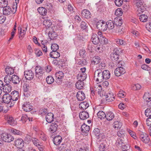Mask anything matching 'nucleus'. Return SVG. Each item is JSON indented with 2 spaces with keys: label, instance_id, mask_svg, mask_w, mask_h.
<instances>
[{
  "label": "nucleus",
  "instance_id": "obj_1",
  "mask_svg": "<svg viewBox=\"0 0 151 151\" xmlns=\"http://www.w3.org/2000/svg\"><path fill=\"white\" fill-rule=\"evenodd\" d=\"M44 70L40 66H37L35 68V77L36 79L41 80L43 78V74Z\"/></svg>",
  "mask_w": 151,
  "mask_h": 151
},
{
  "label": "nucleus",
  "instance_id": "obj_2",
  "mask_svg": "<svg viewBox=\"0 0 151 151\" xmlns=\"http://www.w3.org/2000/svg\"><path fill=\"white\" fill-rule=\"evenodd\" d=\"M102 71L100 69H97L95 72L94 78L96 81L99 83L102 82L104 80Z\"/></svg>",
  "mask_w": 151,
  "mask_h": 151
},
{
  "label": "nucleus",
  "instance_id": "obj_3",
  "mask_svg": "<svg viewBox=\"0 0 151 151\" xmlns=\"http://www.w3.org/2000/svg\"><path fill=\"white\" fill-rule=\"evenodd\" d=\"M9 134L6 132L3 133L0 130V146L3 145V142L4 141L6 142H9Z\"/></svg>",
  "mask_w": 151,
  "mask_h": 151
},
{
  "label": "nucleus",
  "instance_id": "obj_4",
  "mask_svg": "<svg viewBox=\"0 0 151 151\" xmlns=\"http://www.w3.org/2000/svg\"><path fill=\"white\" fill-rule=\"evenodd\" d=\"M120 49L116 48L113 50V52L111 53L110 55V58L113 61H117L119 59Z\"/></svg>",
  "mask_w": 151,
  "mask_h": 151
},
{
  "label": "nucleus",
  "instance_id": "obj_5",
  "mask_svg": "<svg viewBox=\"0 0 151 151\" xmlns=\"http://www.w3.org/2000/svg\"><path fill=\"white\" fill-rule=\"evenodd\" d=\"M4 81L6 84L3 86V89L5 94H9V79L8 75L5 76L4 78Z\"/></svg>",
  "mask_w": 151,
  "mask_h": 151
},
{
  "label": "nucleus",
  "instance_id": "obj_6",
  "mask_svg": "<svg viewBox=\"0 0 151 151\" xmlns=\"http://www.w3.org/2000/svg\"><path fill=\"white\" fill-rule=\"evenodd\" d=\"M104 97H105V99L104 98L101 100V104H105L106 101L108 102H111L114 100V96L113 94L109 93L107 95H104Z\"/></svg>",
  "mask_w": 151,
  "mask_h": 151
},
{
  "label": "nucleus",
  "instance_id": "obj_7",
  "mask_svg": "<svg viewBox=\"0 0 151 151\" xmlns=\"http://www.w3.org/2000/svg\"><path fill=\"white\" fill-rule=\"evenodd\" d=\"M55 75L56 78V83L58 85L62 84L63 79L64 77V74L63 72L62 71H59L56 73Z\"/></svg>",
  "mask_w": 151,
  "mask_h": 151
},
{
  "label": "nucleus",
  "instance_id": "obj_8",
  "mask_svg": "<svg viewBox=\"0 0 151 151\" xmlns=\"http://www.w3.org/2000/svg\"><path fill=\"white\" fill-rule=\"evenodd\" d=\"M139 138L143 143L145 144L148 143L150 140V138L148 135L142 132L140 133Z\"/></svg>",
  "mask_w": 151,
  "mask_h": 151
},
{
  "label": "nucleus",
  "instance_id": "obj_9",
  "mask_svg": "<svg viewBox=\"0 0 151 151\" xmlns=\"http://www.w3.org/2000/svg\"><path fill=\"white\" fill-rule=\"evenodd\" d=\"M97 28L99 30L104 31L107 29L106 23L104 22H101V21L98 22L96 24Z\"/></svg>",
  "mask_w": 151,
  "mask_h": 151
},
{
  "label": "nucleus",
  "instance_id": "obj_10",
  "mask_svg": "<svg viewBox=\"0 0 151 151\" xmlns=\"http://www.w3.org/2000/svg\"><path fill=\"white\" fill-rule=\"evenodd\" d=\"M24 73L25 78L27 80H31L34 78V74L31 70H26Z\"/></svg>",
  "mask_w": 151,
  "mask_h": 151
},
{
  "label": "nucleus",
  "instance_id": "obj_11",
  "mask_svg": "<svg viewBox=\"0 0 151 151\" xmlns=\"http://www.w3.org/2000/svg\"><path fill=\"white\" fill-rule=\"evenodd\" d=\"M22 109L26 112H29L33 109V108L29 102H25L22 105Z\"/></svg>",
  "mask_w": 151,
  "mask_h": 151
},
{
  "label": "nucleus",
  "instance_id": "obj_12",
  "mask_svg": "<svg viewBox=\"0 0 151 151\" xmlns=\"http://www.w3.org/2000/svg\"><path fill=\"white\" fill-rule=\"evenodd\" d=\"M59 123L58 122H55L54 123H52L49 129L50 132L51 133H53L55 132L58 129V124Z\"/></svg>",
  "mask_w": 151,
  "mask_h": 151
},
{
  "label": "nucleus",
  "instance_id": "obj_13",
  "mask_svg": "<svg viewBox=\"0 0 151 151\" xmlns=\"http://www.w3.org/2000/svg\"><path fill=\"white\" fill-rule=\"evenodd\" d=\"M125 70L123 67L117 68L115 70L114 73L117 76H119L125 73Z\"/></svg>",
  "mask_w": 151,
  "mask_h": 151
},
{
  "label": "nucleus",
  "instance_id": "obj_14",
  "mask_svg": "<svg viewBox=\"0 0 151 151\" xmlns=\"http://www.w3.org/2000/svg\"><path fill=\"white\" fill-rule=\"evenodd\" d=\"M91 40L93 43L96 45L98 44L100 42V39L98 35L96 34H93L92 35Z\"/></svg>",
  "mask_w": 151,
  "mask_h": 151
},
{
  "label": "nucleus",
  "instance_id": "obj_15",
  "mask_svg": "<svg viewBox=\"0 0 151 151\" xmlns=\"http://www.w3.org/2000/svg\"><path fill=\"white\" fill-rule=\"evenodd\" d=\"M21 81V79L15 75H13L11 77V78H10V81H12L14 84H19Z\"/></svg>",
  "mask_w": 151,
  "mask_h": 151
},
{
  "label": "nucleus",
  "instance_id": "obj_16",
  "mask_svg": "<svg viewBox=\"0 0 151 151\" xmlns=\"http://www.w3.org/2000/svg\"><path fill=\"white\" fill-rule=\"evenodd\" d=\"M76 98L78 101H82L85 98V95L82 91H78L76 94Z\"/></svg>",
  "mask_w": 151,
  "mask_h": 151
},
{
  "label": "nucleus",
  "instance_id": "obj_17",
  "mask_svg": "<svg viewBox=\"0 0 151 151\" xmlns=\"http://www.w3.org/2000/svg\"><path fill=\"white\" fill-rule=\"evenodd\" d=\"M15 145L16 146L19 148H22L24 146V142L22 139H18L15 142Z\"/></svg>",
  "mask_w": 151,
  "mask_h": 151
},
{
  "label": "nucleus",
  "instance_id": "obj_18",
  "mask_svg": "<svg viewBox=\"0 0 151 151\" xmlns=\"http://www.w3.org/2000/svg\"><path fill=\"white\" fill-rule=\"evenodd\" d=\"M91 14L90 12L86 9L83 10L81 13L82 16L87 19H89L91 17Z\"/></svg>",
  "mask_w": 151,
  "mask_h": 151
},
{
  "label": "nucleus",
  "instance_id": "obj_19",
  "mask_svg": "<svg viewBox=\"0 0 151 151\" xmlns=\"http://www.w3.org/2000/svg\"><path fill=\"white\" fill-rule=\"evenodd\" d=\"M79 116L81 119L83 120L88 118L89 117V115L88 112L83 111L80 113Z\"/></svg>",
  "mask_w": 151,
  "mask_h": 151
},
{
  "label": "nucleus",
  "instance_id": "obj_20",
  "mask_svg": "<svg viewBox=\"0 0 151 151\" xmlns=\"http://www.w3.org/2000/svg\"><path fill=\"white\" fill-rule=\"evenodd\" d=\"M54 115L52 113H48L46 116V121L49 123H51L53 120Z\"/></svg>",
  "mask_w": 151,
  "mask_h": 151
},
{
  "label": "nucleus",
  "instance_id": "obj_21",
  "mask_svg": "<svg viewBox=\"0 0 151 151\" xmlns=\"http://www.w3.org/2000/svg\"><path fill=\"white\" fill-rule=\"evenodd\" d=\"M19 96V92L18 91L14 90L13 91L10 95V98L11 99H14V100H17Z\"/></svg>",
  "mask_w": 151,
  "mask_h": 151
},
{
  "label": "nucleus",
  "instance_id": "obj_22",
  "mask_svg": "<svg viewBox=\"0 0 151 151\" xmlns=\"http://www.w3.org/2000/svg\"><path fill=\"white\" fill-rule=\"evenodd\" d=\"M62 140V138L60 135L55 136L53 139V141L54 144L56 145H59Z\"/></svg>",
  "mask_w": 151,
  "mask_h": 151
},
{
  "label": "nucleus",
  "instance_id": "obj_23",
  "mask_svg": "<svg viewBox=\"0 0 151 151\" xmlns=\"http://www.w3.org/2000/svg\"><path fill=\"white\" fill-rule=\"evenodd\" d=\"M87 78V75L86 73H79L77 75V78L78 81H83Z\"/></svg>",
  "mask_w": 151,
  "mask_h": 151
},
{
  "label": "nucleus",
  "instance_id": "obj_24",
  "mask_svg": "<svg viewBox=\"0 0 151 151\" xmlns=\"http://www.w3.org/2000/svg\"><path fill=\"white\" fill-rule=\"evenodd\" d=\"M90 129V127L85 124H83L81 127V130L83 133H87L88 132Z\"/></svg>",
  "mask_w": 151,
  "mask_h": 151
},
{
  "label": "nucleus",
  "instance_id": "obj_25",
  "mask_svg": "<svg viewBox=\"0 0 151 151\" xmlns=\"http://www.w3.org/2000/svg\"><path fill=\"white\" fill-rule=\"evenodd\" d=\"M114 117V113L111 111H109L106 113V119L108 121L112 120Z\"/></svg>",
  "mask_w": 151,
  "mask_h": 151
},
{
  "label": "nucleus",
  "instance_id": "obj_26",
  "mask_svg": "<svg viewBox=\"0 0 151 151\" xmlns=\"http://www.w3.org/2000/svg\"><path fill=\"white\" fill-rule=\"evenodd\" d=\"M49 56L50 57L53 58H57L60 56L59 52L57 51H54L51 52Z\"/></svg>",
  "mask_w": 151,
  "mask_h": 151
},
{
  "label": "nucleus",
  "instance_id": "obj_27",
  "mask_svg": "<svg viewBox=\"0 0 151 151\" xmlns=\"http://www.w3.org/2000/svg\"><path fill=\"white\" fill-rule=\"evenodd\" d=\"M89 106V104L87 101L81 102L79 105V108L83 110L86 109Z\"/></svg>",
  "mask_w": 151,
  "mask_h": 151
},
{
  "label": "nucleus",
  "instance_id": "obj_28",
  "mask_svg": "<svg viewBox=\"0 0 151 151\" xmlns=\"http://www.w3.org/2000/svg\"><path fill=\"white\" fill-rule=\"evenodd\" d=\"M101 59L100 57L98 56H95L91 59V63L94 65H97L101 62Z\"/></svg>",
  "mask_w": 151,
  "mask_h": 151
},
{
  "label": "nucleus",
  "instance_id": "obj_29",
  "mask_svg": "<svg viewBox=\"0 0 151 151\" xmlns=\"http://www.w3.org/2000/svg\"><path fill=\"white\" fill-rule=\"evenodd\" d=\"M107 29H112L114 27V24L113 21L109 20L106 23Z\"/></svg>",
  "mask_w": 151,
  "mask_h": 151
},
{
  "label": "nucleus",
  "instance_id": "obj_30",
  "mask_svg": "<svg viewBox=\"0 0 151 151\" xmlns=\"http://www.w3.org/2000/svg\"><path fill=\"white\" fill-rule=\"evenodd\" d=\"M37 11L41 15L45 16L47 14V10L46 9L43 7H39L37 9Z\"/></svg>",
  "mask_w": 151,
  "mask_h": 151
},
{
  "label": "nucleus",
  "instance_id": "obj_31",
  "mask_svg": "<svg viewBox=\"0 0 151 151\" xmlns=\"http://www.w3.org/2000/svg\"><path fill=\"white\" fill-rule=\"evenodd\" d=\"M104 80L109 79L110 77V74L108 70H105L103 71H102Z\"/></svg>",
  "mask_w": 151,
  "mask_h": 151
},
{
  "label": "nucleus",
  "instance_id": "obj_32",
  "mask_svg": "<svg viewBox=\"0 0 151 151\" xmlns=\"http://www.w3.org/2000/svg\"><path fill=\"white\" fill-rule=\"evenodd\" d=\"M9 104V94H5L2 97V101Z\"/></svg>",
  "mask_w": 151,
  "mask_h": 151
},
{
  "label": "nucleus",
  "instance_id": "obj_33",
  "mask_svg": "<svg viewBox=\"0 0 151 151\" xmlns=\"http://www.w3.org/2000/svg\"><path fill=\"white\" fill-rule=\"evenodd\" d=\"M84 86L83 81H78L76 84V87L78 89H83Z\"/></svg>",
  "mask_w": 151,
  "mask_h": 151
},
{
  "label": "nucleus",
  "instance_id": "obj_34",
  "mask_svg": "<svg viewBox=\"0 0 151 151\" xmlns=\"http://www.w3.org/2000/svg\"><path fill=\"white\" fill-rule=\"evenodd\" d=\"M88 23L86 21H82L81 23L80 27L83 30H87L88 29Z\"/></svg>",
  "mask_w": 151,
  "mask_h": 151
},
{
  "label": "nucleus",
  "instance_id": "obj_35",
  "mask_svg": "<svg viewBox=\"0 0 151 151\" xmlns=\"http://www.w3.org/2000/svg\"><path fill=\"white\" fill-rule=\"evenodd\" d=\"M17 4L16 2L13 3V5H12V8L10 7V14H14L16 12L17 9Z\"/></svg>",
  "mask_w": 151,
  "mask_h": 151
},
{
  "label": "nucleus",
  "instance_id": "obj_36",
  "mask_svg": "<svg viewBox=\"0 0 151 151\" xmlns=\"http://www.w3.org/2000/svg\"><path fill=\"white\" fill-rule=\"evenodd\" d=\"M48 35L49 38L51 40L56 39L58 36L57 34L54 31L51 32H49Z\"/></svg>",
  "mask_w": 151,
  "mask_h": 151
},
{
  "label": "nucleus",
  "instance_id": "obj_37",
  "mask_svg": "<svg viewBox=\"0 0 151 151\" xmlns=\"http://www.w3.org/2000/svg\"><path fill=\"white\" fill-rule=\"evenodd\" d=\"M115 42L116 43L119 45L124 46L127 44L126 42L121 39H115Z\"/></svg>",
  "mask_w": 151,
  "mask_h": 151
},
{
  "label": "nucleus",
  "instance_id": "obj_38",
  "mask_svg": "<svg viewBox=\"0 0 151 151\" xmlns=\"http://www.w3.org/2000/svg\"><path fill=\"white\" fill-rule=\"evenodd\" d=\"M93 134L96 137L97 139H99V137L101 134L100 129L98 128H95L93 132Z\"/></svg>",
  "mask_w": 151,
  "mask_h": 151
},
{
  "label": "nucleus",
  "instance_id": "obj_39",
  "mask_svg": "<svg viewBox=\"0 0 151 151\" xmlns=\"http://www.w3.org/2000/svg\"><path fill=\"white\" fill-rule=\"evenodd\" d=\"M143 98L147 102H149L151 101V95L149 93H145Z\"/></svg>",
  "mask_w": 151,
  "mask_h": 151
},
{
  "label": "nucleus",
  "instance_id": "obj_40",
  "mask_svg": "<svg viewBox=\"0 0 151 151\" xmlns=\"http://www.w3.org/2000/svg\"><path fill=\"white\" fill-rule=\"evenodd\" d=\"M113 124L114 128H117L118 129H120L122 126V123L117 121H115Z\"/></svg>",
  "mask_w": 151,
  "mask_h": 151
},
{
  "label": "nucleus",
  "instance_id": "obj_41",
  "mask_svg": "<svg viewBox=\"0 0 151 151\" xmlns=\"http://www.w3.org/2000/svg\"><path fill=\"white\" fill-rule=\"evenodd\" d=\"M97 115L99 118L101 119H104L106 117V114L103 111H100L98 112Z\"/></svg>",
  "mask_w": 151,
  "mask_h": 151
},
{
  "label": "nucleus",
  "instance_id": "obj_42",
  "mask_svg": "<svg viewBox=\"0 0 151 151\" xmlns=\"http://www.w3.org/2000/svg\"><path fill=\"white\" fill-rule=\"evenodd\" d=\"M46 81L47 83L51 84L54 82V79L52 76H48L46 78Z\"/></svg>",
  "mask_w": 151,
  "mask_h": 151
},
{
  "label": "nucleus",
  "instance_id": "obj_43",
  "mask_svg": "<svg viewBox=\"0 0 151 151\" xmlns=\"http://www.w3.org/2000/svg\"><path fill=\"white\" fill-rule=\"evenodd\" d=\"M9 6L6 5L4 7L3 9V14L4 15H8L9 14Z\"/></svg>",
  "mask_w": 151,
  "mask_h": 151
},
{
  "label": "nucleus",
  "instance_id": "obj_44",
  "mask_svg": "<svg viewBox=\"0 0 151 151\" xmlns=\"http://www.w3.org/2000/svg\"><path fill=\"white\" fill-rule=\"evenodd\" d=\"M43 25L47 27V28H49L52 25V23L50 20H45L43 22Z\"/></svg>",
  "mask_w": 151,
  "mask_h": 151
},
{
  "label": "nucleus",
  "instance_id": "obj_45",
  "mask_svg": "<svg viewBox=\"0 0 151 151\" xmlns=\"http://www.w3.org/2000/svg\"><path fill=\"white\" fill-rule=\"evenodd\" d=\"M148 17L145 14L141 15L139 18L140 21L142 22H146L147 19Z\"/></svg>",
  "mask_w": 151,
  "mask_h": 151
},
{
  "label": "nucleus",
  "instance_id": "obj_46",
  "mask_svg": "<svg viewBox=\"0 0 151 151\" xmlns=\"http://www.w3.org/2000/svg\"><path fill=\"white\" fill-rule=\"evenodd\" d=\"M17 122L16 119H14L12 117L10 116V125L14 126L16 125Z\"/></svg>",
  "mask_w": 151,
  "mask_h": 151
},
{
  "label": "nucleus",
  "instance_id": "obj_47",
  "mask_svg": "<svg viewBox=\"0 0 151 151\" xmlns=\"http://www.w3.org/2000/svg\"><path fill=\"white\" fill-rule=\"evenodd\" d=\"M134 3L138 8L143 4V2H142V0H139L136 1H135V0H134Z\"/></svg>",
  "mask_w": 151,
  "mask_h": 151
},
{
  "label": "nucleus",
  "instance_id": "obj_48",
  "mask_svg": "<svg viewBox=\"0 0 151 151\" xmlns=\"http://www.w3.org/2000/svg\"><path fill=\"white\" fill-rule=\"evenodd\" d=\"M125 131L123 129L118 131L117 133L118 136L120 137H123L125 136Z\"/></svg>",
  "mask_w": 151,
  "mask_h": 151
},
{
  "label": "nucleus",
  "instance_id": "obj_49",
  "mask_svg": "<svg viewBox=\"0 0 151 151\" xmlns=\"http://www.w3.org/2000/svg\"><path fill=\"white\" fill-rule=\"evenodd\" d=\"M31 87L28 84H24L23 86V91L24 92L29 91L30 89H31Z\"/></svg>",
  "mask_w": 151,
  "mask_h": 151
},
{
  "label": "nucleus",
  "instance_id": "obj_50",
  "mask_svg": "<svg viewBox=\"0 0 151 151\" xmlns=\"http://www.w3.org/2000/svg\"><path fill=\"white\" fill-rule=\"evenodd\" d=\"M51 49L52 51H57L59 49V46L56 43L52 44Z\"/></svg>",
  "mask_w": 151,
  "mask_h": 151
},
{
  "label": "nucleus",
  "instance_id": "obj_51",
  "mask_svg": "<svg viewBox=\"0 0 151 151\" xmlns=\"http://www.w3.org/2000/svg\"><path fill=\"white\" fill-rule=\"evenodd\" d=\"M145 114L147 117H151V108H147L145 111Z\"/></svg>",
  "mask_w": 151,
  "mask_h": 151
},
{
  "label": "nucleus",
  "instance_id": "obj_52",
  "mask_svg": "<svg viewBox=\"0 0 151 151\" xmlns=\"http://www.w3.org/2000/svg\"><path fill=\"white\" fill-rule=\"evenodd\" d=\"M100 40L101 44H106L108 42V40L104 37H102L101 38H100Z\"/></svg>",
  "mask_w": 151,
  "mask_h": 151
},
{
  "label": "nucleus",
  "instance_id": "obj_53",
  "mask_svg": "<svg viewBox=\"0 0 151 151\" xmlns=\"http://www.w3.org/2000/svg\"><path fill=\"white\" fill-rule=\"evenodd\" d=\"M123 13L122 10L121 8L117 9L115 11V14L118 16H121Z\"/></svg>",
  "mask_w": 151,
  "mask_h": 151
},
{
  "label": "nucleus",
  "instance_id": "obj_54",
  "mask_svg": "<svg viewBox=\"0 0 151 151\" xmlns=\"http://www.w3.org/2000/svg\"><path fill=\"white\" fill-rule=\"evenodd\" d=\"M115 24L116 26L119 27L121 26V25L122 24V19H119L118 20L116 21L115 22Z\"/></svg>",
  "mask_w": 151,
  "mask_h": 151
},
{
  "label": "nucleus",
  "instance_id": "obj_55",
  "mask_svg": "<svg viewBox=\"0 0 151 151\" xmlns=\"http://www.w3.org/2000/svg\"><path fill=\"white\" fill-rule=\"evenodd\" d=\"M32 141L33 143L36 146H40V144H39V140L35 138H31Z\"/></svg>",
  "mask_w": 151,
  "mask_h": 151
},
{
  "label": "nucleus",
  "instance_id": "obj_56",
  "mask_svg": "<svg viewBox=\"0 0 151 151\" xmlns=\"http://www.w3.org/2000/svg\"><path fill=\"white\" fill-rule=\"evenodd\" d=\"M137 9V11L139 13H140L141 12H144L146 9V8L143 4L141 6L138 7Z\"/></svg>",
  "mask_w": 151,
  "mask_h": 151
},
{
  "label": "nucleus",
  "instance_id": "obj_57",
  "mask_svg": "<svg viewBox=\"0 0 151 151\" xmlns=\"http://www.w3.org/2000/svg\"><path fill=\"white\" fill-rule=\"evenodd\" d=\"M141 87L140 85L139 84H137L134 85L132 86V89L134 90H139Z\"/></svg>",
  "mask_w": 151,
  "mask_h": 151
},
{
  "label": "nucleus",
  "instance_id": "obj_58",
  "mask_svg": "<svg viewBox=\"0 0 151 151\" xmlns=\"http://www.w3.org/2000/svg\"><path fill=\"white\" fill-rule=\"evenodd\" d=\"M123 3V0H115V4L118 6H121L122 5Z\"/></svg>",
  "mask_w": 151,
  "mask_h": 151
},
{
  "label": "nucleus",
  "instance_id": "obj_59",
  "mask_svg": "<svg viewBox=\"0 0 151 151\" xmlns=\"http://www.w3.org/2000/svg\"><path fill=\"white\" fill-rule=\"evenodd\" d=\"M87 64L86 60L84 59H82L81 60H79L78 62V64L81 65V66L85 65Z\"/></svg>",
  "mask_w": 151,
  "mask_h": 151
},
{
  "label": "nucleus",
  "instance_id": "obj_60",
  "mask_svg": "<svg viewBox=\"0 0 151 151\" xmlns=\"http://www.w3.org/2000/svg\"><path fill=\"white\" fill-rule=\"evenodd\" d=\"M102 45H97L95 47V50L99 53L102 51Z\"/></svg>",
  "mask_w": 151,
  "mask_h": 151
},
{
  "label": "nucleus",
  "instance_id": "obj_61",
  "mask_svg": "<svg viewBox=\"0 0 151 151\" xmlns=\"http://www.w3.org/2000/svg\"><path fill=\"white\" fill-rule=\"evenodd\" d=\"M28 116L26 114H23L21 118V120L23 123H25L28 119Z\"/></svg>",
  "mask_w": 151,
  "mask_h": 151
},
{
  "label": "nucleus",
  "instance_id": "obj_62",
  "mask_svg": "<svg viewBox=\"0 0 151 151\" xmlns=\"http://www.w3.org/2000/svg\"><path fill=\"white\" fill-rule=\"evenodd\" d=\"M67 9L68 11L70 12V13H73L74 12V8L71 5L69 4L68 5Z\"/></svg>",
  "mask_w": 151,
  "mask_h": 151
},
{
  "label": "nucleus",
  "instance_id": "obj_63",
  "mask_svg": "<svg viewBox=\"0 0 151 151\" xmlns=\"http://www.w3.org/2000/svg\"><path fill=\"white\" fill-rule=\"evenodd\" d=\"M126 93L123 91H121L119 92L118 94V96L120 97H124L126 95Z\"/></svg>",
  "mask_w": 151,
  "mask_h": 151
},
{
  "label": "nucleus",
  "instance_id": "obj_64",
  "mask_svg": "<svg viewBox=\"0 0 151 151\" xmlns=\"http://www.w3.org/2000/svg\"><path fill=\"white\" fill-rule=\"evenodd\" d=\"M35 54L37 57H39L42 55V53L39 49H37L35 50Z\"/></svg>",
  "mask_w": 151,
  "mask_h": 151
}]
</instances>
